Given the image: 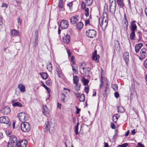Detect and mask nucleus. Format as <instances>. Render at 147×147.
Masks as SVG:
<instances>
[{"label": "nucleus", "mask_w": 147, "mask_h": 147, "mask_svg": "<svg viewBox=\"0 0 147 147\" xmlns=\"http://www.w3.org/2000/svg\"><path fill=\"white\" fill-rule=\"evenodd\" d=\"M104 16L103 18H99V22L102 30H105L108 25V20L107 18V13L104 14Z\"/></svg>", "instance_id": "1"}, {"label": "nucleus", "mask_w": 147, "mask_h": 147, "mask_svg": "<svg viewBox=\"0 0 147 147\" xmlns=\"http://www.w3.org/2000/svg\"><path fill=\"white\" fill-rule=\"evenodd\" d=\"M55 122L53 119H51L47 123H46L44 127L45 128L46 131L49 130L53 131L55 129Z\"/></svg>", "instance_id": "2"}, {"label": "nucleus", "mask_w": 147, "mask_h": 147, "mask_svg": "<svg viewBox=\"0 0 147 147\" xmlns=\"http://www.w3.org/2000/svg\"><path fill=\"white\" fill-rule=\"evenodd\" d=\"M18 117L20 121L23 122L28 120L29 116L27 114L22 112L18 115Z\"/></svg>", "instance_id": "3"}, {"label": "nucleus", "mask_w": 147, "mask_h": 147, "mask_svg": "<svg viewBox=\"0 0 147 147\" xmlns=\"http://www.w3.org/2000/svg\"><path fill=\"white\" fill-rule=\"evenodd\" d=\"M20 126L21 130L24 132H28L30 129V125L28 122H23L21 123Z\"/></svg>", "instance_id": "4"}, {"label": "nucleus", "mask_w": 147, "mask_h": 147, "mask_svg": "<svg viewBox=\"0 0 147 147\" xmlns=\"http://www.w3.org/2000/svg\"><path fill=\"white\" fill-rule=\"evenodd\" d=\"M86 36L90 38L95 37L96 34V31L94 29H88L86 31Z\"/></svg>", "instance_id": "5"}, {"label": "nucleus", "mask_w": 147, "mask_h": 147, "mask_svg": "<svg viewBox=\"0 0 147 147\" xmlns=\"http://www.w3.org/2000/svg\"><path fill=\"white\" fill-rule=\"evenodd\" d=\"M27 143V141L24 140L17 142L16 145L18 147H26Z\"/></svg>", "instance_id": "6"}, {"label": "nucleus", "mask_w": 147, "mask_h": 147, "mask_svg": "<svg viewBox=\"0 0 147 147\" xmlns=\"http://www.w3.org/2000/svg\"><path fill=\"white\" fill-rule=\"evenodd\" d=\"M60 28L62 29L67 28L68 26V23L66 20H63L60 22Z\"/></svg>", "instance_id": "7"}, {"label": "nucleus", "mask_w": 147, "mask_h": 147, "mask_svg": "<svg viewBox=\"0 0 147 147\" xmlns=\"http://www.w3.org/2000/svg\"><path fill=\"white\" fill-rule=\"evenodd\" d=\"M82 69L83 70V74L85 76H88L90 73L91 68L89 67H86L85 68L83 67Z\"/></svg>", "instance_id": "8"}, {"label": "nucleus", "mask_w": 147, "mask_h": 147, "mask_svg": "<svg viewBox=\"0 0 147 147\" xmlns=\"http://www.w3.org/2000/svg\"><path fill=\"white\" fill-rule=\"evenodd\" d=\"M0 122L7 124L9 122V119L7 117L3 116L0 117Z\"/></svg>", "instance_id": "9"}, {"label": "nucleus", "mask_w": 147, "mask_h": 147, "mask_svg": "<svg viewBox=\"0 0 147 147\" xmlns=\"http://www.w3.org/2000/svg\"><path fill=\"white\" fill-rule=\"evenodd\" d=\"M99 56L98 55H97V51L95 50L93 53L92 56V59L96 61V62H99Z\"/></svg>", "instance_id": "10"}, {"label": "nucleus", "mask_w": 147, "mask_h": 147, "mask_svg": "<svg viewBox=\"0 0 147 147\" xmlns=\"http://www.w3.org/2000/svg\"><path fill=\"white\" fill-rule=\"evenodd\" d=\"M11 111L10 108L8 107H6L3 108L1 110L2 113L4 115H7L9 114Z\"/></svg>", "instance_id": "11"}, {"label": "nucleus", "mask_w": 147, "mask_h": 147, "mask_svg": "<svg viewBox=\"0 0 147 147\" xmlns=\"http://www.w3.org/2000/svg\"><path fill=\"white\" fill-rule=\"evenodd\" d=\"M111 1V0H110V8H109V11L110 12H111L112 13H114L116 9V3L115 2V4L114 5H112V4L111 5L110 4V2Z\"/></svg>", "instance_id": "12"}, {"label": "nucleus", "mask_w": 147, "mask_h": 147, "mask_svg": "<svg viewBox=\"0 0 147 147\" xmlns=\"http://www.w3.org/2000/svg\"><path fill=\"white\" fill-rule=\"evenodd\" d=\"M123 58L125 62L127 64L129 62V53L128 52H125L123 54Z\"/></svg>", "instance_id": "13"}, {"label": "nucleus", "mask_w": 147, "mask_h": 147, "mask_svg": "<svg viewBox=\"0 0 147 147\" xmlns=\"http://www.w3.org/2000/svg\"><path fill=\"white\" fill-rule=\"evenodd\" d=\"M70 36L68 34H67L63 38L64 42L66 44L69 43L70 41Z\"/></svg>", "instance_id": "14"}, {"label": "nucleus", "mask_w": 147, "mask_h": 147, "mask_svg": "<svg viewBox=\"0 0 147 147\" xmlns=\"http://www.w3.org/2000/svg\"><path fill=\"white\" fill-rule=\"evenodd\" d=\"M136 21H132L131 22V31H135L137 28V26L135 23Z\"/></svg>", "instance_id": "15"}, {"label": "nucleus", "mask_w": 147, "mask_h": 147, "mask_svg": "<svg viewBox=\"0 0 147 147\" xmlns=\"http://www.w3.org/2000/svg\"><path fill=\"white\" fill-rule=\"evenodd\" d=\"M10 32L11 35L12 36H18L19 34V32L18 31L15 29L11 30L10 31Z\"/></svg>", "instance_id": "16"}, {"label": "nucleus", "mask_w": 147, "mask_h": 147, "mask_svg": "<svg viewBox=\"0 0 147 147\" xmlns=\"http://www.w3.org/2000/svg\"><path fill=\"white\" fill-rule=\"evenodd\" d=\"M42 112L45 115L47 116L49 113V110L46 105H44L43 107Z\"/></svg>", "instance_id": "17"}, {"label": "nucleus", "mask_w": 147, "mask_h": 147, "mask_svg": "<svg viewBox=\"0 0 147 147\" xmlns=\"http://www.w3.org/2000/svg\"><path fill=\"white\" fill-rule=\"evenodd\" d=\"M79 17L74 16L70 19L71 22L72 24H76L78 21Z\"/></svg>", "instance_id": "18"}, {"label": "nucleus", "mask_w": 147, "mask_h": 147, "mask_svg": "<svg viewBox=\"0 0 147 147\" xmlns=\"http://www.w3.org/2000/svg\"><path fill=\"white\" fill-rule=\"evenodd\" d=\"M142 46V44L140 43L137 44L135 47V50L136 53H138L140 49Z\"/></svg>", "instance_id": "19"}, {"label": "nucleus", "mask_w": 147, "mask_h": 147, "mask_svg": "<svg viewBox=\"0 0 147 147\" xmlns=\"http://www.w3.org/2000/svg\"><path fill=\"white\" fill-rule=\"evenodd\" d=\"M117 2L120 7H123L125 6L124 0H117Z\"/></svg>", "instance_id": "20"}, {"label": "nucleus", "mask_w": 147, "mask_h": 147, "mask_svg": "<svg viewBox=\"0 0 147 147\" xmlns=\"http://www.w3.org/2000/svg\"><path fill=\"white\" fill-rule=\"evenodd\" d=\"M36 36L35 38V40L33 43V46L34 47H35L38 45V34L37 33L35 34Z\"/></svg>", "instance_id": "21"}, {"label": "nucleus", "mask_w": 147, "mask_h": 147, "mask_svg": "<svg viewBox=\"0 0 147 147\" xmlns=\"http://www.w3.org/2000/svg\"><path fill=\"white\" fill-rule=\"evenodd\" d=\"M146 49L145 48L142 49L140 52V55L142 57V58H145L146 57Z\"/></svg>", "instance_id": "22"}, {"label": "nucleus", "mask_w": 147, "mask_h": 147, "mask_svg": "<svg viewBox=\"0 0 147 147\" xmlns=\"http://www.w3.org/2000/svg\"><path fill=\"white\" fill-rule=\"evenodd\" d=\"M18 88L19 89L21 92H24L25 91V86L22 84H20L18 86Z\"/></svg>", "instance_id": "23"}, {"label": "nucleus", "mask_w": 147, "mask_h": 147, "mask_svg": "<svg viewBox=\"0 0 147 147\" xmlns=\"http://www.w3.org/2000/svg\"><path fill=\"white\" fill-rule=\"evenodd\" d=\"M73 82L74 84H79V79L78 77L76 76H73Z\"/></svg>", "instance_id": "24"}, {"label": "nucleus", "mask_w": 147, "mask_h": 147, "mask_svg": "<svg viewBox=\"0 0 147 147\" xmlns=\"http://www.w3.org/2000/svg\"><path fill=\"white\" fill-rule=\"evenodd\" d=\"M10 143L13 144L17 142V138L14 136H12L10 139Z\"/></svg>", "instance_id": "25"}, {"label": "nucleus", "mask_w": 147, "mask_h": 147, "mask_svg": "<svg viewBox=\"0 0 147 147\" xmlns=\"http://www.w3.org/2000/svg\"><path fill=\"white\" fill-rule=\"evenodd\" d=\"M47 67L48 70L50 72H51L52 70V66L51 63H47Z\"/></svg>", "instance_id": "26"}, {"label": "nucleus", "mask_w": 147, "mask_h": 147, "mask_svg": "<svg viewBox=\"0 0 147 147\" xmlns=\"http://www.w3.org/2000/svg\"><path fill=\"white\" fill-rule=\"evenodd\" d=\"M40 75L43 79L45 80L47 78L48 75L46 73L41 72L40 73Z\"/></svg>", "instance_id": "27"}, {"label": "nucleus", "mask_w": 147, "mask_h": 147, "mask_svg": "<svg viewBox=\"0 0 147 147\" xmlns=\"http://www.w3.org/2000/svg\"><path fill=\"white\" fill-rule=\"evenodd\" d=\"M12 105L13 107H21L23 106L22 104L19 102H16L13 103L12 104Z\"/></svg>", "instance_id": "28"}, {"label": "nucleus", "mask_w": 147, "mask_h": 147, "mask_svg": "<svg viewBox=\"0 0 147 147\" xmlns=\"http://www.w3.org/2000/svg\"><path fill=\"white\" fill-rule=\"evenodd\" d=\"M83 26V24L81 22H78L76 25V27L79 30H81Z\"/></svg>", "instance_id": "29"}, {"label": "nucleus", "mask_w": 147, "mask_h": 147, "mask_svg": "<svg viewBox=\"0 0 147 147\" xmlns=\"http://www.w3.org/2000/svg\"><path fill=\"white\" fill-rule=\"evenodd\" d=\"M115 48H116V49L117 50H119L120 49V46L119 43V42L116 40L115 42Z\"/></svg>", "instance_id": "30"}, {"label": "nucleus", "mask_w": 147, "mask_h": 147, "mask_svg": "<svg viewBox=\"0 0 147 147\" xmlns=\"http://www.w3.org/2000/svg\"><path fill=\"white\" fill-rule=\"evenodd\" d=\"M131 32L130 35V37L131 40H134L135 37L134 31H131Z\"/></svg>", "instance_id": "31"}, {"label": "nucleus", "mask_w": 147, "mask_h": 147, "mask_svg": "<svg viewBox=\"0 0 147 147\" xmlns=\"http://www.w3.org/2000/svg\"><path fill=\"white\" fill-rule=\"evenodd\" d=\"M85 96L84 94H82L80 95L79 97V100L80 102H83L84 101Z\"/></svg>", "instance_id": "32"}, {"label": "nucleus", "mask_w": 147, "mask_h": 147, "mask_svg": "<svg viewBox=\"0 0 147 147\" xmlns=\"http://www.w3.org/2000/svg\"><path fill=\"white\" fill-rule=\"evenodd\" d=\"M93 0H86V5L87 6L90 5L93 2Z\"/></svg>", "instance_id": "33"}, {"label": "nucleus", "mask_w": 147, "mask_h": 147, "mask_svg": "<svg viewBox=\"0 0 147 147\" xmlns=\"http://www.w3.org/2000/svg\"><path fill=\"white\" fill-rule=\"evenodd\" d=\"M118 112L119 113H122L124 112V109L122 107H117Z\"/></svg>", "instance_id": "34"}, {"label": "nucleus", "mask_w": 147, "mask_h": 147, "mask_svg": "<svg viewBox=\"0 0 147 147\" xmlns=\"http://www.w3.org/2000/svg\"><path fill=\"white\" fill-rule=\"evenodd\" d=\"M79 124V122L77 123L76 125L75 126V134L76 135L78 134V127Z\"/></svg>", "instance_id": "35"}, {"label": "nucleus", "mask_w": 147, "mask_h": 147, "mask_svg": "<svg viewBox=\"0 0 147 147\" xmlns=\"http://www.w3.org/2000/svg\"><path fill=\"white\" fill-rule=\"evenodd\" d=\"M7 7L8 4L4 3H3L1 6V7L3 8L4 11H5V9Z\"/></svg>", "instance_id": "36"}, {"label": "nucleus", "mask_w": 147, "mask_h": 147, "mask_svg": "<svg viewBox=\"0 0 147 147\" xmlns=\"http://www.w3.org/2000/svg\"><path fill=\"white\" fill-rule=\"evenodd\" d=\"M63 0H59L58 6L59 8H62L63 6Z\"/></svg>", "instance_id": "37"}, {"label": "nucleus", "mask_w": 147, "mask_h": 147, "mask_svg": "<svg viewBox=\"0 0 147 147\" xmlns=\"http://www.w3.org/2000/svg\"><path fill=\"white\" fill-rule=\"evenodd\" d=\"M82 81L85 85H86L88 82V80L85 79L84 77H83Z\"/></svg>", "instance_id": "38"}, {"label": "nucleus", "mask_w": 147, "mask_h": 147, "mask_svg": "<svg viewBox=\"0 0 147 147\" xmlns=\"http://www.w3.org/2000/svg\"><path fill=\"white\" fill-rule=\"evenodd\" d=\"M80 84H75V89L77 90H80Z\"/></svg>", "instance_id": "39"}, {"label": "nucleus", "mask_w": 147, "mask_h": 147, "mask_svg": "<svg viewBox=\"0 0 147 147\" xmlns=\"http://www.w3.org/2000/svg\"><path fill=\"white\" fill-rule=\"evenodd\" d=\"M89 9L88 8H86L85 10V15L87 17L89 16Z\"/></svg>", "instance_id": "40"}, {"label": "nucleus", "mask_w": 147, "mask_h": 147, "mask_svg": "<svg viewBox=\"0 0 147 147\" xmlns=\"http://www.w3.org/2000/svg\"><path fill=\"white\" fill-rule=\"evenodd\" d=\"M45 83L48 86H50L52 85V83L51 80H49L46 81Z\"/></svg>", "instance_id": "41"}, {"label": "nucleus", "mask_w": 147, "mask_h": 147, "mask_svg": "<svg viewBox=\"0 0 147 147\" xmlns=\"http://www.w3.org/2000/svg\"><path fill=\"white\" fill-rule=\"evenodd\" d=\"M42 86L45 88L46 90L49 93L50 92V89L49 88H48L44 84H43Z\"/></svg>", "instance_id": "42"}, {"label": "nucleus", "mask_w": 147, "mask_h": 147, "mask_svg": "<svg viewBox=\"0 0 147 147\" xmlns=\"http://www.w3.org/2000/svg\"><path fill=\"white\" fill-rule=\"evenodd\" d=\"M65 145L66 147H68V146H69V147H73V146H72V144L70 142H69V143H67V142H66Z\"/></svg>", "instance_id": "43"}, {"label": "nucleus", "mask_w": 147, "mask_h": 147, "mask_svg": "<svg viewBox=\"0 0 147 147\" xmlns=\"http://www.w3.org/2000/svg\"><path fill=\"white\" fill-rule=\"evenodd\" d=\"M116 118V115H114L112 119L113 122L115 123L117 122V119Z\"/></svg>", "instance_id": "44"}, {"label": "nucleus", "mask_w": 147, "mask_h": 147, "mask_svg": "<svg viewBox=\"0 0 147 147\" xmlns=\"http://www.w3.org/2000/svg\"><path fill=\"white\" fill-rule=\"evenodd\" d=\"M124 17L125 19V24L126 26V29H127V26L128 25V23L127 20L126 19V16H125V14H124Z\"/></svg>", "instance_id": "45"}, {"label": "nucleus", "mask_w": 147, "mask_h": 147, "mask_svg": "<svg viewBox=\"0 0 147 147\" xmlns=\"http://www.w3.org/2000/svg\"><path fill=\"white\" fill-rule=\"evenodd\" d=\"M65 95L64 94H61V100L63 102H65Z\"/></svg>", "instance_id": "46"}, {"label": "nucleus", "mask_w": 147, "mask_h": 147, "mask_svg": "<svg viewBox=\"0 0 147 147\" xmlns=\"http://www.w3.org/2000/svg\"><path fill=\"white\" fill-rule=\"evenodd\" d=\"M56 71L57 73L58 76L60 77L61 76V74L60 71L58 68H57L56 69Z\"/></svg>", "instance_id": "47"}, {"label": "nucleus", "mask_w": 147, "mask_h": 147, "mask_svg": "<svg viewBox=\"0 0 147 147\" xmlns=\"http://www.w3.org/2000/svg\"><path fill=\"white\" fill-rule=\"evenodd\" d=\"M86 3H85L84 2H82L81 5V7L82 9H84L86 8Z\"/></svg>", "instance_id": "48"}, {"label": "nucleus", "mask_w": 147, "mask_h": 147, "mask_svg": "<svg viewBox=\"0 0 147 147\" xmlns=\"http://www.w3.org/2000/svg\"><path fill=\"white\" fill-rule=\"evenodd\" d=\"M101 80L100 81L101 83H100V88H102V86H103V82L102 81V75H101Z\"/></svg>", "instance_id": "49"}, {"label": "nucleus", "mask_w": 147, "mask_h": 147, "mask_svg": "<svg viewBox=\"0 0 147 147\" xmlns=\"http://www.w3.org/2000/svg\"><path fill=\"white\" fill-rule=\"evenodd\" d=\"M128 145V144L127 143H125L119 146L121 147H126Z\"/></svg>", "instance_id": "50"}, {"label": "nucleus", "mask_w": 147, "mask_h": 147, "mask_svg": "<svg viewBox=\"0 0 147 147\" xmlns=\"http://www.w3.org/2000/svg\"><path fill=\"white\" fill-rule=\"evenodd\" d=\"M67 5L69 7L70 9H72V3L71 2H70L68 3Z\"/></svg>", "instance_id": "51"}, {"label": "nucleus", "mask_w": 147, "mask_h": 147, "mask_svg": "<svg viewBox=\"0 0 147 147\" xmlns=\"http://www.w3.org/2000/svg\"><path fill=\"white\" fill-rule=\"evenodd\" d=\"M71 66L72 68H78V67L77 65L76 64H75V63H72V64L71 65Z\"/></svg>", "instance_id": "52"}, {"label": "nucleus", "mask_w": 147, "mask_h": 147, "mask_svg": "<svg viewBox=\"0 0 147 147\" xmlns=\"http://www.w3.org/2000/svg\"><path fill=\"white\" fill-rule=\"evenodd\" d=\"M72 70H73V72L75 73V74H78V70L77 69L78 68H72Z\"/></svg>", "instance_id": "53"}, {"label": "nucleus", "mask_w": 147, "mask_h": 147, "mask_svg": "<svg viewBox=\"0 0 147 147\" xmlns=\"http://www.w3.org/2000/svg\"><path fill=\"white\" fill-rule=\"evenodd\" d=\"M7 147H14L13 145V144L11 143H9V142L8 143L7 146Z\"/></svg>", "instance_id": "54"}, {"label": "nucleus", "mask_w": 147, "mask_h": 147, "mask_svg": "<svg viewBox=\"0 0 147 147\" xmlns=\"http://www.w3.org/2000/svg\"><path fill=\"white\" fill-rule=\"evenodd\" d=\"M111 127L113 129L115 128L116 126L113 123H111Z\"/></svg>", "instance_id": "55"}, {"label": "nucleus", "mask_w": 147, "mask_h": 147, "mask_svg": "<svg viewBox=\"0 0 147 147\" xmlns=\"http://www.w3.org/2000/svg\"><path fill=\"white\" fill-rule=\"evenodd\" d=\"M114 95L115 97L116 98H118L119 96V94L118 92H116L114 93Z\"/></svg>", "instance_id": "56"}, {"label": "nucleus", "mask_w": 147, "mask_h": 147, "mask_svg": "<svg viewBox=\"0 0 147 147\" xmlns=\"http://www.w3.org/2000/svg\"><path fill=\"white\" fill-rule=\"evenodd\" d=\"M74 56H72L71 58V62L72 63H75V61H74Z\"/></svg>", "instance_id": "57"}, {"label": "nucleus", "mask_w": 147, "mask_h": 147, "mask_svg": "<svg viewBox=\"0 0 147 147\" xmlns=\"http://www.w3.org/2000/svg\"><path fill=\"white\" fill-rule=\"evenodd\" d=\"M117 85L116 84L114 85L113 86V88L115 91H116L117 89Z\"/></svg>", "instance_id": "58"}, {"label": "nucleus", "mask_w": 147, "mask_h": 147, "mask_svg": "<svg viewBox=\"0 0 147 147\" xmlns=\"http://www.w3.org/2000/svg\"><path fill=\"white\" fill-rule=\"evenodd\" d=\"M144 64L146 68H147V59L144 61Z\"/></svg>", "instance_id": "59"}, {"label": "nucleus", "mask_w": 147, "mask_h": 147, "mask_svg": "<svg viewBox=\"0 0 147 147\" xmlns=\"http://www.w3.org/2000/svg\"><path fill=\"white\" fill-rule=\"evenodd\" d=\"M18 22L19 24L20 25L21 24L22 20L20 18H18L17 19Z\"/></svg>", "instance_id": "60"}, {"label": "nucleus", "mask_w": 147, "mask_h": 147, "mask_svg": "<svg viewBox=\"0 0 147 147\" xmlns=\"http://www.w3.org/2000/svg\"><path fill=\"white\" fill-rule=\"evenodd\" d=\"M117 131H115V134L113 136V138H115V137H116L117 136Z\"/></svg>", "instance_id": "61"}, {"label": "nucleus", "mask_w": 147, "mask_h": 147, "mask_svg": "<svg viewBox=\"0 0 147 147\" xmlns=\"http://www.w3.org/2000/svg\"><path fill=\"white\" fill-rule=\"evenodd\" d=\"M74 94L77 97H79L80 96V94L79 92L76 93L74 92Z\"/></svg>", "instance_id": "62"}, {"label": "nucleus", "mask_w": 147, "mask_h": 147, "mask_svg": "<svg viewBox=\"0 0 147 147\" xmlns=\"http://www.w3.org/2000/svg\"><path fill=\"white\" fill-rule=\"evenodd\" d=\"M138 145L139 146L138 147H144V146L140 143H138Z\"/></svg>", "instance_id": "63"}, {"label": "nucleus", "mask_w": 147, "mask_h": 147, "mask_svg": "<svg viewBox=\"0 0 147 147\" xmlns=\"http://www.w3.org/2000/svg\"><path fill=\"white\" fill-rule=\"evenodd\" d=\"M144 12L146 16L147 17V8L146 7L144 9Z\"/></svg>", "instance_id": "64"}]
</instances>
